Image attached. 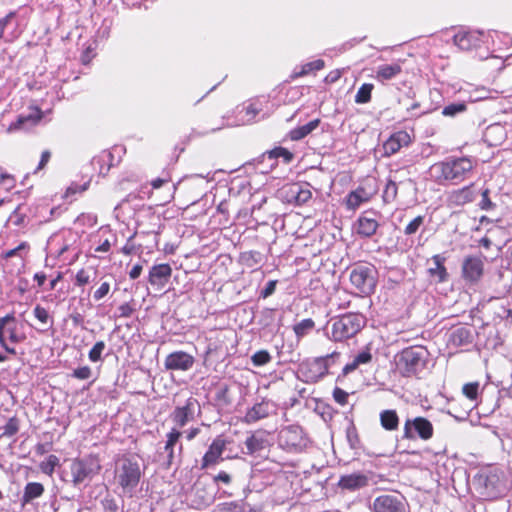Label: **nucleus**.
Returning a JSON list of instances; mask_svg holds the SVG:
<instances>
[{"instance_id": "nucleus-1", "label": "nucleus", "mask_w": 512, "mask_h": 512, "mask_svg": "<svg viewBox=\"0 0 512 512\" xmlns=\"http://www.w3.org/2000/svg\"><path fill=\"white\" fill-rule=\"evenodd\" d=\"M473 162L467 157L447 158L430 167L431 177L438 183L458 184L473 170Z\"/></svg>"}, {"instance_id": "nucleus-2", "label": "nucleus", "mask_w": 512, "mask_h": 512, "mask_svg": "<svg viewBox=\"0 0 512 512\" xmlns=\"http://www.w3.org/2000/svg\"><path fill=\"white\" fill-rule=\"evenodd\" d=\"M142 470L135 457L123 456L116 462L115 479L125 494L133 495L142 477Z\"/></svg>"}, {"instance_id": "nucleus-3", "label": "nucleus", "mask_w": 512, "mask_h": 512, "mask_svg": "<svg viewBox=\"0 0 512 512\" xmlns=\"http://www.w3.org/2000/svg\"><path fill=\"white\" fill-rule=\"evenodd\" d=\"M366 324V318L358 313H347L330 321L329 338L342 342L354 337Z\"/></svg>"}, {"instance_id": "nucleus-4", "label": "nucleus", "mask_w": 512, "mask_h": 512, "mask_svg": "<svg viewBox=\"0 0 512 512\" xmlns=\"http://www.w3.org/2000/svg\"><path fill=\"white\" fill-rule=\"evenodd\" d=\"M474 484L480 494L487 498H495L502 492V480L497 469L482 471L474 477Z\"/></svg>"}, {"instance_id": "nucleus-5", "label": "nucleus", "mask_w": 512, "mask_h": 512, "mask_svg": "<svg viewBox=\"0 0 512 512\" xmlns=\"http://www.w3.org/2000/svg\"><path fill=\"white\" fill-rule=\"evenodd\" d=\"M338 355L334 352L324 357H318L303 362L299 367L300 379L306 383H315L328 373V359Z\"/></svg>"}, {"instance_id": "nucleus-6", "label": "nucleus", "mask_w": 512, "mask_h": 512, "mask_svg": "<svg viewBox=\"0 0 512 512\" xmlns=\"http://www.w3.org/2000/svg\"><path fill=\"white\" fill-rule=\"evenodd\" d=\"M375 270L370 266H357L350 273L351 284L366 295L371 294L376 286Z\"/></svg>"}, {"instance_id": "nucleus-7", "label": "nucleus", "mask_w": 512, "mask_h": 512, "mask_svg": "<svg viewBox=\"0 0 512 512\" xmlns=\"http://www.w3.org/2000/svg\"><path fill=\"white\" fill-rule=\"evenodd\" d=\"M100 470L98 462L92 458L75 459L70 465L72 482L79 485L91 479Z\"/></svg>"}, {"instance_id": "nucleus-8", "label": "nucleus", "mask_w": 512, "mask_h": 512, "mask_svg": "<svg viewBox=\"0 0 512 512\" xmlns=\"http://www.w3.org/2000/svg\"><path fill=\"white\" fill-rule=\"evenodd\" d=\"M425 362V351L421 347L404 349L400 355L399 364L403 368L404 375L415 374Z\"/></svg>"}, {"instance_id": "nucleus-9", "label": "nucleus", "mask_w": 512, "mask_h": 512, "mask_svg": "<svg viewBox=\"0 0 512 512\" xmlns=\"http://www.w3.org/2000/svg\"><path fill=\"white\" fill-rule=\"evenodd\" d=\"M419 436L422 440H429L433 436V425L424 417L407 419L404 424L403 438L414 439Z\"/></svg>"}, {"instance_id": "nucleus-10", "label": "nucleus", "mask_w": 512, "mask_h": 512, "mask_svg": "<svg viewBox=\"0 0 512 512\" xmlns=\"http://www.w3.org/2000/svg\"><path fill=\"white\" fill-rule=\"evenodd\" d=\"M200 412L201 407L198 400L190 397L183 406L175 408L171 417L178 427H184L188 422L193 421Z\"/></svg>"}, {"instance_id": "nucleus-11", "label": "nucleus", "mask_w": 512, "mask_h": 512, "mask_svg": "<svg viewBox=\"0 0 512 512\" xmlns=\"http://www.w3.org/2000/svg\"><path fill=\"white\" fill-rule=\"evenodd\" d=\"M371 508L373 512H406L403 498L394 494H383L376 497Z\"/></svg>"}, {"instance_id": "nucleus-12", "label": "nucleus", "mask_w": 512, "mask_h": 512, "mask_svg": "<svg viewBox=\"0 0 512 512\" xmlns=\"http://www.w3.org/2000/svg\"><path fill=\"white\" fill-rule=\"evenodd\" d=\"M22 339V335L17 331V324L14 317L5 316L0 318V343L8 352H14V349L9 347L7 341L18 342Z\"/></svg>"}, {"instance_id": "nucleus-13", "label": "nucleus", "mask_w": 512, "mask_h": 512, "mask_svg": "<svg viewBox=\"0 0 512 512\" xmlns=\"http://www.w3.org/2000/svg\"><path fill=\"white\" fill-rule=\"evenodd\" d=\"M484 273V262L481 257L468 256L462 263V277L471 284L477 283Z\"/></svg>"}, {"instance_id": "nucleus-14", "label": "nucleus", "mask_w": 512, "mask_h": 512, "mask_svg": "<svg viewBox=\"0 0 512 512\" xmlns=\"http://www.w3.org/2000/svg\"><path fill=\"white\" fill-rule=\"evenodd\" d=\"M474 340V330L470 326H456L448 333L447 345L458 348L472 344Z\"/></svg>"}, {"instance_id": "nucleus-15", "label": "nucleus", "mask_w": 512, "mask_h": 512, "mask_svg": "<svg viewBox=\"0 0 512 512\" xmlns=\"http://www.w3.org/2000/svg\"><path fill=\"white\" fill-rule=\"evenodd\" d=\"M285 193L286 200L289 203H294L296 205H303L312 197V192L308 183H293L286 188Z\"/></svg>"}, {"instance_id": "nucleus-16", "label": "nucleus", "mask_w": 512, "mask_h": 512, "mask_svg": "<svg viewBox=\"0 0 512 512\" xmlns=\"http://www.w3.org/2000/svg\"><path fill=\"white\" fill-rule=\"evenodd\" d=\"M194 362L192 355L184 351H176L166 357L164 364L168 370L187 371L193 366Z\"/></svg>"}, {"instance_id": "nucleus-17", "label": "nucleus", "mask_w": 512, "mask_h": 512, "mask_svg": "<svg viewBox=\"0 0 512 512\" xmlns=\"http://www.w3.org/2000/svg\"><path fill=\"white\" fill-rule=\"evenodd\" d=\"M225 448L226 441L220 436L215 438L203 456L201 465L202 469L208 468L211 465H215L220 460H222L221 456Z\"/></svg>"}, {"instance_id": "nucleus-18", "label": "nucleus", "mask_w": 512, "mask_h": 512, "mask_svg": "<svg viewBox=\"0 0 512 512\" xmlns=\"http://www.w3.org/2000/svg\"><path fill=\"white\" fill-rule=\"evenodd\" d=\"M410 135L406 131H398L392 134L383 143V155L389 157L397 153L402 147L410 143Z\"/></svg>"}, {"instance_id": "nucleus-19", "label": "nucleus", "mask_w": 512, "mask_h": 512, "mask_svg": "<svg viewBox=\"0 0 512 512\" xmlns=\"http://www.w3.org/2000/svg\"><path fill=\"white\" fill-rule=\"evenodd\" d=\"M275 409V405L269 400H262L254 404L245 414L244 421L248 424L268 417Z\"/></svg>"}, {"instance_id": "nucleus-20", "label": "nucleus", "mask_w": 512, "mask_h": 512, "mask_svg": "<svg viewBox=\"0 0 512 512\" xmlns=\"http://www.w3.org/2000/svg\"><path fill=\"white\" fill-rule=\"evenodd\" d=\"M302 434V429L299 426H287L279 432V442L286 448H296L301 445Z\"/></svg>"}, {"instance_id": "nucleus-21", "label": "nucleus", "mask_w": 512, "mask_h": 512, "mask_svg": "<svg viewBox=\"0 0 512 512\" xmlns=\"http://www.w3.org/2000/svg\"><path fill=\"white\" fill-rule=\"evenodd\" d=\"M172 274V268L169 264L163 263L154 265L149 271V283L159 288L164 287Z\"/></svg>"}, {"instance_id": "nucleus-22", "label": "nucleus", "mask_w": 512, "mask_h": 512, "mask_svg": "<svg viewBox=\"0 0 512 512\" xmlns=\"http://www.w3.org/2000/svg\"><path fill=\"white\" fill-rule=\"evenodd\" d=\"M368 482L369 478L366 474L356 472L341 476L338 485L342 489L353 491L367 486Z\"/></svg>"}, {"instance_id": "nucleus-23", "label": "nucleus", "mask_w": 512, "mask_h": 512, "mask_svg": "<svg viewBox=\"0 0 512 512\" xmlns=\"http://www.w3.org/2000/svg\"><path fill=\"white\" fill-rule=\"evenodd\" d=\"M374 212H365L361 215L357 221L358 227L357 232L363 237H371L375 234L379 227V223L375 217Z\"/></svg>"}, {"instance_id": "nucleus-24", "label": "nucleus", "mask_w": 512, "mask_h": 512, "mask_svg": "<svg viewBox=\"0 0 512 512\" xmlns=\"http://www.w3.org/2000/svg\"><path fill=\"white\" fill-rule=\"evenodd\" d=\"M475 193L472 190V185L452 191L448 196V201L454 206H463L474 200Z\"/></svg>"}, {"instance_id": "nucleus-25", "label": "nucleus", "mask_w": 512, "mask_h": 512, "mask_svg": "<svg viewBox=\"0 0 512 512\" xmlns=\"http://www.w3.org/2000/svg\"><path fill=\"white\" fill-rule=\"evenodd\" d=\"M446 258L440 254L432 257L433 266L428 269L431 277L437 278V281L442 283L448 279V272L444 266Z\"/></svg>"}, {"instance_id": "nucleus-26", "label": "nucleus", "mask_w": 512, "mask_h": 512, "mask_svg": "<svg viewBox=\"0 0 512 512\" xmlns=\"http://www.w3.org/2000/svg\"><path fill=\"white\" fill-rule=\"evenodd\" d=\"M402 71L399 63L383 64L377 67L376 79L379 81H387L398 76Z\"/></svg>"}, {"instance_id": "nucleus-27", "label": "nucleus", "mask_w": 512, "mask_h": 512, "mask_svg": "<svg viewBox=\"0 0 512 512\" xmlns=\"http://www.w3.org/2000/svg\"><path fill=\"white\" fill-rule=\"evenodd\" d=\"M371 360H372V354L370 352V349L366 348V349L362 350L354 357L352 362L346 364L343 367V370H342L343 375H348L349 373H351L352 371L357 369L360 365L370 363Z\"/></svg>"}, {"instance_id": "nucleus-28", "label": "nucleus", "mask_w": 512, "mask_h": 512, "mask_svg": "<svg viewBox=\"0 0 512 512\" xmlns=\"http://www.w3.org/2000/svg\"><path fill=\"white\" fill-rule=\"evenodd\" d=\"M484 136L490 145H498L506 138V131L501 124H493L486 128Z\"/></svg>"}, {"instance_id": "nucleus-29", "label": "nucleus", "mask_w": 512, "mask_h": 512, "mask_svg": "<svg viewBox=\"0 0 512 512\" xmlns=\"http://www.w3.org/2000/svg\"><path fill=\"white\" fill-rule=\"evenodd\" d=\"M370 196L364 188H358L348 194L346 198V205L349 209L355 210L362 203L369 201Z\"/></svg>"}, {"instance_id": "nucleus-30", "label": "nucleus", "mask_w": 512, "mask_h": 512, "mask_svg": "<svg viewBox=\"0 0 512 512\" xmlns=\"http://www.w3.org/2000/svg\"><path fill=\"white\" fill-rule=\"evenodd\" d=\"M381 426L388 431H394L399 426V417L397 412L392 409L383 410L380 413Z\"/></svg>"}, {"instance_id": "nucleus-31", "label": "nucleus", "mask_w": 512, "mask_h": 512, "mask_svg": "<svg viewBox=\"0 0 512 512\" xmlns=\"http://www.w3.org/2000/svg\"><path fill=\"white\" fill-rule=\"evenodd\" d=\"M320 124L319 119H314L309 123L294 128L290 131L289 136L293 141H298L309 135L312 131H314Z\"/></svg>"}, {"instance_id": "nucleus-32", "label": "nucleus", "mask_w": 512, "mask_h": 512, "mask_svg": "<svg viewBox=\"0 0 512 512\" xmlns=\"http://www.w3.org/2000/svg\"><path fill=\"white\" fill-rule=\"evenodd\" d=\"M181 437V432L177 429H172L167 434V441L164 447V451L167 453L168 464H171L174 458V446L178 443Z\"/></svg>"}, {"instance_id": "nucleus-33", "label": "nucleus", "mask_w": 512, "mask_h": 512, "mask_svg": "<svg viewBox=\"0 0 512 512\" xmlns=\"http://www.w3.org/2000/svg\"><path fill=\"white\" fill-rule=\"evenodd\" d=\"M32 126V114L20 115L16 121L12 122L8 128V133H14L19 131H28Z\"/></svg>"}, {"instance_id": "nucleus-34", "label": "nucleus", "mask_w": 512, "mask_h": 512, "mask_svg": "<svg viewBox=\"0 0 512 512\" xmlns=\"http://www.w3.org/2000/svg\"><path fill=\"white\" fill-rule=\"evenodd\" d=\"M324 61L321 60V59H317L315 61H312V62H308L304 65L301 66V69L297 72H294V74L292 75L293 78H296V77H302V76H305L307 75L308 73H310L311 71H318V70H321L324 68Z\"/></svg>"}, {"instance_id": "nucleus-35", "label": "nucleus", "mask_w": 512, "mask_h": 512, "mask_svg": "<svg viewBox=\"0 0 512 512\" xmlns=\"http://www.w3.org/2000/svg\"><path fill=\"white\" fill-rule=\"evenodd\" d=\"M315 327V322L311 318L303 319L295 324L293 331L297 338H302L307 335Z\"/></svg>"}, {"instance_id": "nucleus-36", "label": "nucleus", "mask_w": 512, "mask_h": 512, "mask_svg": "<svg viewBox=\"0 0 512 512\" xmlns=\"http://www.w3.org/2000/svg\"><path fill=\"white\" fill-rule=\"evenodd\" d=\"M372 90H373L372 84H369V83L362 84L355 95V102L358 104L368 103L371 99Z\"/></svg>"}, {"instance_id": "nucleus-37", "label": "nucleus", "mask_w": 512, "mask_h": 512, "mask_svg": "<svg viewBox=\"0 0 512 512\" xmlns=\"http://www.w3.org/2000/svg\"><path fill=\"white\" fill-rule=\"evenodd\" d=\"M472 35L468 32H459L454 35L453 41L456 46L462 50H468L472 47Z\"/></svg>"}, {"instance_id": "nucleus-38", "label": "nucleus", "mask_w": 512, "mask_h": 512, "mask_svg": "<svg viewBox=\"0 0 512 512\" xmlns=\"http://www.w3.org/2000/svg\"><path fill=\"white\" fill-rule=\"evenodd\" d=\"M271 359L272 357L267 350H259L251 356V362L256 367L266 365Z\"/></svg>"}, {"instance_id": "nucleus-39", "label": "nucleus", "mask_w": 512, "mask_h": 512, "mask_svg": "<svg viewBox=\"0 0 512 512\" xmlns=\"http://www.w3.org/2000/svg\"><path fill=\"white\" fill-rule=\"evenodd\" d=\"M59 464V459L55 455H49L45 461L40 463V470L46 474L51 476L55 467Z\"/></svg>"}, {"instance_id": "nucleus-40", "label": "nucleus", "mask_w": 512, "mask_h": 512, "mask_svg": "<svg viewBox=\"0 0 512 512\" xmlns=\"http://www.w3.org/2000/svg\"><path fill=\"white\" fill-rule=\"evenodd\" d=\"M398 187L397 184L389 180L385 186V189L383 191V200L385 203H390L394 201L397 197Z\"/></svg>"}, {"instance_id": "nucleus-41", "label": "nucleus", "mask_w": 512, "mask_h": 512, "mask_svg": "<svg viewBox=\"0 0 512 512\" xmlns=\"http://www.w3.org/2000/svg\"><path fill=\"white\" fill-rule=\"evenodd\" d=\"M466 110L465 103H452L445 106L442 110V114L448 117H454Z\"/></svg>"}, {"instance_id": "nucleus-42", "label": "nucleus", "mask_w": 512, "mask_h": 512, "mask_svg": "<svg viewBox=\"0 0 512 512\" xmlns=\"http://www.w3.org/2000/svg\"><path fill=\"white\" fill-rule=\"evenodd\" d=\"M106 345L104 341H98L94 344V346L89 351L88 357L92 362H98L102 359V353L105 349Z\"/></svg>"}, {"instance_id": "nucleus-43", "label": "nucleus", "mask_w": 512, "mask_h": 512, "mask_svg": "<svg viewBox=\"0 0 512 512\" xmlns=\"http://www.w3.org/2000/svg\"><path fill=\"white\" fill-rule=\"evenodd\" d=\"M245 445L249 454H254L263 448L262 440L258 439L254 435H251L246 439Z\"/></svg>"}, {"instance_id": "nucleus-44", "label": "nucleus", "mask_w": 512, "mask_h": 512, "mask_svg": "<svg viewBox=\"0 0 512 512\" xmlns=\"http://www.w3.org/2000/svg\"><path fill=\"white\" fill-rule=\"evenodd\" d=\"M479 383L471 382L463 386V394L470 400H476L478 396Z\"/></svg>"}, {"instance_id": "nucleus-45", "label": "nucleus", "mask_w": 512, "mask_h": 512, "mask_svg": "<svg viewBox=\"0 0 512 512\" xmlns=\"http://www.w3.org/2000/svg\"><path fill=\"white\" fill-rule=\"evenodd\" d=\"M347 441L352 449H357L360 446V439L354 426H351L346 431Z\"/></svg>"}, {"instance_id": "nucleus-46", "label": "nucleus", "mask_w": 512, "mask_h": 512, "mask_svg": "<svg viewBox=\"0 0 512 512\" xmlns=\"http://www.w3.org/2000/svg\"><path fill=\"white\" fill-rule=\"evenodd\" d=\"M92 376V370L89 366L76 368L72 372V377L79 380H87Z\"/></svg>"}, {"instance_id": "nucleus-47", "label": "nucleus", "mask_w": 512, "mask_h": 512, "mask_svg": "<svg viewBox=\"0 0 512 512\" xmlns=\"http://www.w3.org/2000/svg\"><path fill=\"white\" fill-rule=\"evenodd\" d=\"M424 217L423 216H417L414 218L406 227L404 230V233L406 235H412L417 232L419 227L423 224Z\"/></svg>"}, {"instance_id": "nucleus-48", "label": "nucleus", "mask_w": 512, "mask_h": 512, "mask_svg": "<svg viewBox=\"0 0 512 512\" xmlns=\"http://www.w3.org/2000/svg\"><path fill=\"white\" fill-rule=\"evenodd\" d=\"M34 316L44 325L52 324V320L50 319L48 312L44 308L37 306L34 309Z\"/></svg>"}, {"instance_id": "nucleus-49", "label": "nucleus", "mask_w": 512, "mask_h": 512, "mask_svg": "<svg viewBox=\"0 0 512 512\" xmlns=\"http://www.w3.org/2000/svg\"><path fill=\"white\" fill-rule=\"evenodd\" d=\"M479 207H480V209L486 210V211L494 209L495 204L489 198V190L488 189H485L482 192V199L479 203Z\"/></svg>"}, {"instance_id": "nucleus-50", "label": "nucleus", "mask_w": 512, "mask_h": 512, "mask_svg": "<svg viewBox=\"0 0 512 512\" xmlns=\"http://www.w3.org/2000/svg\"><path fill=\"white\" fill-rule=\"evenodd\" d=\"M110 291V284L108 282H103L99 286V288L94 292L93 298L96 301L103 299Z\"/></svg>"}, {"instance_id": "nucleus-51", "label": "nucleus", "mask_w": 512, "mask_h": 512, "mask_svg": "<svg viewBox=\"0 0 512 512\" xmlns=\"http://www.w3.org/2000/svg\"><path fill=\"white\" fill-rule=\"evenodd\" d=\"M272 155L276 158H283L285 163H289L293 158V154L290 151L281 147L274 149Z\"/></svg>"}, {"instance_id": "nucleus-52", "label": "nucleus", "mask_w": 512, "mask_h": 512, "mask_svg": "<svg viewBox=\"0 0 512 512\" xmlns=\"http://www.w3.org/2000/svg\"><path fill=\"white\" fill-rule=\"evenodd\" d=\"M101 503L105 512H117L118 510L116 501L110 496L105 497Z\"/></svg>"}, {"instance_id": "nucleus-53", "label": "nucleus", "mask_w": 512, "mask_h": 512, "mask_svg": "<svg viewBox=\"0 0 512 512\" xmlns=\"http://www.w3.org/2000/svg\"><path fill=\"white\" fill-rule=\"evenodd\" d=\"M90 282V276L84 269H80L75 276V284L77 286H84Z\"/></svg>"}, {"instance_id": "nucleus-54", "label": "nucleus", "mask_w": 512, "mask_h": 512, "mask_svg": "<svg viewBox=\"0 0 512 512\" xmlns=\"http://www.w3.org/2000/svg\"><path fill=\"white\" fill-rule=\"evenodd\" d=\"M333 397L337 403L344 405L347 402L348 393L337 387L333 391Z\"/></svg>"}, {"instance_id": "nucleus-55", "label": "nucleus", "mask_w": 512, "mask_h": 512, "mask_svg": "<svg viewBox=\"0 0 512 512\" xmlns=\"http://www.w3.org/2000/svg\"><path fill=\"white\" fill-rule=\"evenodd\" d=\"M119 317L128 318L133 312L134 308L129 303H124L118 307Z\"/></svg>"}, {"instance_id": "nucleus-56", "label": "nucleus", "mask_w": 512, "mask_h": 512, "mask_svg": "<svg viewBox=\"0 0 512 512\" xmlns=\"http://www.w3.org/2000/svg\"><path fill=\"white\" fill-rule=\"evenodd\" d=\"M86 190V185H83V186H79L77 184H71L67 189H66V192L64 194V197L65 198H70L72 195H75L76 193L78 192H82Z\"/></svg>"}, {"instance_id": "nucleus-57", "label": "nucleus", "mask_w": 512, "mask_h": 512, "mask_svg": "<svg viewBox=\"0 0 512 512\" xmlns=\"http://www.w3.org/2000/svg\"><path fill=\"white\" fill-rule=\"evenodd\" d=\"M261 111L260 105L255 102L251 103L246 107V114L249 116V120L255 118V116Z\"/></svg>"}, {"instance_id": "nucleus-58", "label": "nucleus", "mask_w": 512, "mask_h": 512, "mask_svg": "<svg viewBox=\"0 0 512 512\" xmlns=\"http://www.w3.org/2000/svg\"><path fill=\"white\" fill-rule=\"evenodd\" d=\"M276 289V281L271 280L266 284V287L261 291V296L263 298H267L275 292Z\"/></svg>"}, {"instance_id": "nucleus-59", "label": "nucleus", "mask_w": 512, "mask_h": 512, "mask_svg": "<svg viewBox=\"0 0 512 512\" xmlns=\"http://www.w3.org/2000/svg\"><path fill=\"white\" fill-rule=\"evenodd\" d=\"M213 481L215 483L223 482L224 484L228 485L231 482V476L228 473L221 471L213 477Z\"/></svg>"}, {"instance_id": "nucleus-60", "label": "nucleus", "mask_w": 512, "mask_h": 512, "mask_svg": "<svg viewBox=\"0 0 512 512\" xmlns=\"http://www.w3.org/2000/svg\"><path fill=\"white\" fill-rule=\"evenodd\" d=\"M341 77V71L340 70H334V71H331L327 74V76L325 77L324 81L326 83H335L336 81H338Z\"/></svg>"}, {"instance_id": "nucleus-61", "label": "nucleus", "mask_w": 512, "mask_h": 512, "mask_svg": "<svg viewBox=\"0 0 512 512\" xmlns=\"http://www.w3.org/2000/svg\"><path fill=\"white\" fill-rule=\"evenodd\" d=\"M50 157H51V153L48 150L44 151L41 155V159L39 161V164H38L36 170H42L46 166V164L49 162Z\"/></svg>"}, {"instance_id": "nucleus-62", "label": "nucleus", "mask_w": 512, "mask_h": 512, "mask_svg": "<svg viewBox=\"0 0 512 512\" xmlns=\"http://www.w3.org/2000/svg\"><path fill=\"white\" fill-rule=\"evenodd\" d=\"M142 272V266L140 264H136L133 266V268L129 272V277L131 279H137Z\"/></svg>"}, {"instance_id": "nucleus-63", "label": "nucleus", "mask_w": 512, "mask_h": 512, "mask_svg": "<svg viewBox=\"0 0 512 512\" xmlns=\"http://www.w3.org/2000/svg\"><path fill=\"white\" fill-rule=\"evenodd\" d=\"M32 499V483H27L25 487V493L23 496L24 504L29 503Z\"/></svg>"}, {"instance_id": "nucleus-64", "label": "nucleus", "mask_w": 512, "mask_h": 512, "mask_svg": "<svg viewBox=\"0 0 512 512\" xmlns=\"http://www.w3.org/2000/svg\"><path fill=\"white\" fill-rule=\"evenodd\" d=\"M44 117V112L41 110V108L34 106V125L39 122Z\"/></svg>"}]
</instances>
